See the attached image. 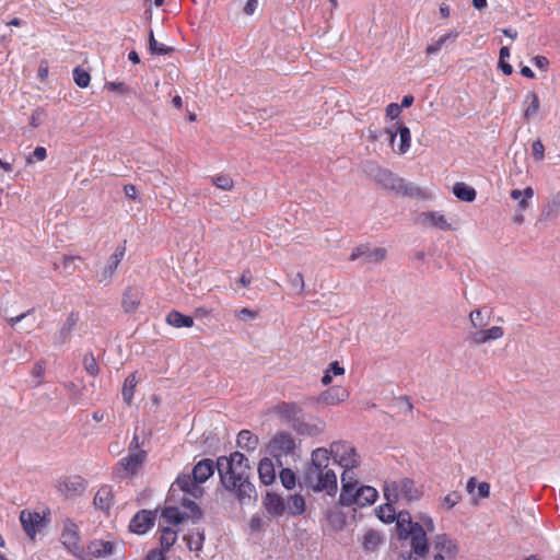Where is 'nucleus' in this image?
I'll list each match as a JSON object with an SVG mask.
<instances>
[{"label":"nucleus","instance_id":"6ab92c4d","mask_svg":"<svg viewBox=\"0 0 560 560\" xmlns=\"http://www.w3.org/2000/svg\"><path fill=\"white\" fill-rule=\"evenodd\" d=\"M20 521L25 533L30 537L34 538L36 534V527L42 526L44 518L37 512H28L24 510L21 512Z\"/></svg>","mask_w":560,"mask_h":560},{"label":"nucleus","instance_id":"9b49d317","mask_svg":"<svg viewBox=\"0 0 560 560\" xmlns=\"http://www.w3.org/2000/svg\"><path fill=\"white\" fill-rule=\"evenodd\" d=\"M88 487V482L81 476H70L58 481V490L67 498L81 495Z\"/></svg>","mask_w":560,"mask_h":560},{"label":"nucleus","instance_id":"c03bdc74","mask_svg":"<svg viewBox=\"0 0 560 560\" xmlns=\"http://www.w3.org/2000/svg\"><path fill=\"white\" fill-rule=\"evenodd\" d=\"M423 215L429 220V222L441 230H450L451 225L447 223L445 217L439 212H428L423 213Z\"/></svg>","mask_w":560,"mask_h":560},{"label":"nucleus","instance_id":"09e8293b","mask_svg":"<svg viewBox=\"0 0 560 560\" xmlns=\"http://www.w3.org/2000/svg\"><path fill=\"white\" fill-rule=\"evenodd\" d=\"M83 365H84L85 371L91 376H96L100 373V368H98L97 361H96L94 354L91 352H89L84 355Z\"/></svg>","mask_w":560,"mask_h":560},{"label":"nucleus","instance_id":"a878e982","mask_svg":"<svg viewBox=\"0 0 560 560\" xmlns=\"http://www.w3.org/2000/svg\"><path fill=\"white\" fill-rule=\"evenodd\" d=\"M378 497V493L375 488L371 486H362L355 491V502L354 504L358 506H368L373 504Z\"/></svg>","mask_w":560,"mask_h":560},{"label":"nucleus","instance_id":"f257e3e1","mask_svg":"<svg viewBox=\"0 0 560 560\" xmlns=\"http://www.w3.org/2000/svg\"><path fill=\"white\" fill-rule=\"evenodd\" d=\"M214 468L218 469L222 487L233 493L241 504L257 500L256 488L250 481L252 467L243 453L220 456L215 463L210 458L201 459L194 466L191 475L201 485L213 475Z\"/></svg>","mask_w":560,"mask_h":560},{"label":"nucleus","instance_id":"f3484780","mask_svg":"<svg viewBox=\"0 0 560 560\" xmlns=\"http://www.w3.org/2000/svg\"><path fill=\"white\" fill-rule=\"evenodd\" d=\"M93 503L101 511L108 512L114 505L113 487L103 485L95 493Z\"/></svg>","mask_w":560,"mask_h":560},{"label":"nucleus","instance_id":"6e6552de","mask_svg":"<svg viewBox=\"0 0 560 560\" xmlns=\"http://www.w3.org/2000/svg\"><path fill=\"white\" fill-rule=\"evenodd\" d=\"M386 257V249L383 247H375L373 249L370 248L368 244H361L353 248L351 255L349 256L350 261H354L358 259H362L361 264H375L381 262Z\"/></svg>","mask_w":560,"mask_h":560},{"label":"nucleus","instance_id":"412c9836","mask_svg":"<svg viewBox=\"0 0 560 560\" xmlns=\"http://www.w3.org/2000/svg\"><path fill=\"white\" fill-rule=\"evenodd\" d=\"M142 299V292L139 288L128 287L122 294L121 307L126 313L135 312Z\"/></svg>","mask_w":560,"mask_h":560},{"label":"nucleus","instance_id":"423d86ee","mask_svg":"<svg viewBox=\"0 0 560 560\" xmlns=\"http://www.w3.org/2000/svg\"><path fill=\"white\" fill-rule=\"evenodd\" d=\"M145 458V451L129 453L127 456L122 457L114 467L113 474L115 478L125 479L128 476L136 475L142 467Z\"/></svg>","mask_w":560,"mask_h":560},{"label":"nucleus","instance_id":"c85d7f7f","mask_svg":"<svg viewBox=\"0 0 560 560\" xmlns=\"http://www.w3.org/2000/svg\"><path fill=\"white\" fill-rule=\"evenodd\" d=\"M384 542L383 536L375 529L368 530L363 536V548L366 552L376 551Z\"/></svg>","mask_w":560,"mask_h":560},{"label":"nucleus","instance_id":"b1692460","mask_svg":"<svg viewBox=\"0 0 560 560\" xmlns=\"http://www.w3.org/2000/svg\"><path fill=\"white\" fill-rule=\"evenodd\" d=\"M504 330L500 326H492L489 329L477 330L471 335V341L477 346L502 338Z\"/></svg>","mask_w":560,"mask_h":560},{"label":"nucleus","instance_id":"72a5a7b5","mask_svg":"<svg viewBox=\"0 0 560 560\" xmlns=\"http://www.w3.org/2000/svg\"><path fill=\"white\" fill-rule=\"evenodd\" d=\"M113 544L110 541L95 540L89 546V551L93 557L101 558L113 553Z\"/></svg>","mask_w":560,"mask_h":560},{"label":"nucleus","instance_id":"0e129e2a","mask_svg":"<svg viewBox=\"0 0 560 560\" xmlns=\"http://www.w3.org/2000/svg\"><path fill=\"white\" fill-rule=\"evenodd\" d=\"M106 88L109 91H117L120 93H127L129 88L124 82H108L106 83Z\"/></svg>","mask_w":560,"mask_h":560},{"label":"nucleus","instance_id":"f8f14e48","mask_svg":"<svg viewBox=\"0 0 560 560\" xmlns=\"http://www.w3.org/2000/svg\"><path fill=\"white\" fill-rule=\"evenodd\" d=\"M155 522V512L150 510H141L137 512L130 521L129 528L138 535L145 534L151 529Z\"/></svg>","mask_w":560,"mask_h":560},{"label":"nucleus","instance_id":"e2e57ef3","mask_svg":"<svg viewBox=\"0 0 560 560\" xmlns=\"http://www.w3.org/2000/svg\"><path fill=\"white\" fill-rule=\"evenodd\" d=\"M533 63L542 71H547L549 67V60L545 56L540 55L533 58Z\"/></svg>","mask_w":560,"mask_h":560},{"label":"nucleus","instance_id":"2f4dec72","mask_svg":"<svg viewBox=\"0 0 560 560\" xmlns=\"http://www.w3.org/2000/svg\"><path fill=\"white\" fill-rule=\"evenodd\" d=\"M513 200L518 201L517 209L524 211L529 207V199L534 196L532 187H526L524 190L513 189L510 194Z\"/></svg>","mask_w":560,"mask_h":560},{"label":"nucleus","instance_id":"58836bf2","mask_svg":"<svg viewBox=\"0 0 560 560\" xmlns=\"http://www.w3.org/2000/svg\"><path fill=\"white\" fill-rule=\"evenodd\" d=\"M396 135H399L400 143H399V153H406L410 148L411 135L410 129L405 125H399L398 128H394Z\"/></svg>","mask_w":560,"mask_h":560},{"label":"nucleus","instance_id":"603ef678","mask_svg":"<svg viewBox=\"0 0 560 560\" xmlns=\"http://www.w3.org/2000/svg\"><path fill=\"white\" fill-rule=\"evenodd\" d=\"M532 154L536 161L544 160L545 156V147L540 139H537L532 144Z\"/></svg>","mask_w":560,"mask_h":560},{"label":"nucleus","instance_id":"dca6fc26","mask_svg":"<svg viewBox=\"0 0 560 560\" xmlns=\"http://www.w3.org/2000/svg\"><path fill=\"white\" fill-rule=\"evenodd\" d=\"M273 412L292 425L299 419L302 408L296 402L281 401L273 407Z\"/></svg>","mask_w":560,"mask_h":560},{"label":"nucleus","instance_id":"4d7b16f0","mask_svg":"<svg viewBox=\"0 0 560 560\" xmlns=\"http://www.w3.org/2000/svg\"><path fill=\"white\" fill-rule=\"evenodd\" d=\"M462 500V495L457 491H453L444 497L443 501L448 509L454 508Z\"/></svg>","mask_w":560,"mask_h":560},{"label":"nucleus","instance_id":"a211bd4d","mask_svg":"<svg viewBox=\"0 0 560 560\" xmlns=\"http://www.w3.org/2000/svg\"><path fill=\"white\" fill-rule=\"evenodd\" d=\"M397 535L400 540L409 538L410 533L413 530L415 523L408 511H400L395 518Z\"/></svg>","mask_w":560,"mask_h":560},{"label":"nucleus","instance_id":"7ed1b4c3","mask_svg":"<svg viewBox=\"0 0 560 560\" xmlns=\"http://www.w3.org/2000/svg\"><path fill=\"white\" fill-rule=\"evenodd\" d=\"M364 171L376 184L384 189L393 191L397 196L416 199L428 198V194L424 189L406 182L402 177L397 176L392 171L380 166L375 162H368Z\"/></svg>","mask_w":560,"mask_h":560},{"label":"nucleus","instance_id":"774afa93","mask_svg":"<svg viewBox=\"0 0 560 560\" xmlns=\"http://www.w3.org/2000/svg\"><path fill=\"white\" fill-rule=\"evenodd\" d=\"M256 316H257L256 311H253V310H249L246 307L240 310V312H238V317H241L242 319H254V318H256Z\"/></svg>","mask_w":560,"mask_h":560},{"label":"nucleus","instance_id":"aec40b11","mask_svg":"<svg viewBox=\"0 0 560 560\" xmlns=\"http://www.w3.org/2000/svg\"><path fill=\"white\" fill-rule=\"evenodd\" d=\"M292 428L300 435L317 436L324 432L325 423L320 420L315 423H310L299 418L294 421Z\"/></svg>","mask_w":560,"mask_h":560},{"label":"nucleus","instance_id":"cd10ccee","mask_svg":"<svg viewBox=\"0 0 560 560\" xmlns=\"http://www.w3.org/2000/svg\"><path fill=\"white\" fill-rule=\"evenodd\" d=\"M560 212V191L551 195L541 210V220L548 221L556 218Z\"/></svg>","mask_w":560,"mask_h":560},{"label":"nucleus","instance_id":"1a4fd4ad","mask_svg":"<svg viewBox=\"0 0 560 560\" xmlns=\"http://www.w3.org/2000/svg\"><path fill=\"white\" fill-rule=\"evenodd\" d=\"M408 539H410V555H413L416 560L423 558L428 553L429 540L427 532L421 524L415 523L413 530Z\"/></svg>","mask_w":560,"mask_h":560},{"label":"nucleus","instance_id":"4be33fe9","mask_svg":"<svg viewBox=\"0 0 560 560\" xmlns=\"http://www.w3.org/2000/svg\"><path fill=\"white\" fill-rule=\"evenodd\" d=\"M349 397V393L346 388L341 386H332L326 390H324L318 400L326 405H337L339 402L345 401Z\"/></svg>","mask_w":560,"mask_h":560},{"label":"nucleus","instance_id":"8fccbe9b","mask_svg":"<svg viewBox=\"0 0 560 560\" xmlns=\"http://www.w3.org/2000/svg\"><path fill=\"white\" fill-rule=\"evenodd\" d=\"M120 261L115 260L114 258L109 257L107 261V266L105 267L104 271L101 273L100 281H108L114 272L116 271L118 265Z\"/></svg>","mask_w":560,"mask_h":560},{"label":"nucleus","instance_id":"473e14b6","mask_svg":"<svg viewBox=\"0 0 560 560\" xmlns=\"http://www.w3.org/2000/svg\"><path fill=\"white\" fill-rule=\"evenodd\" d=\"M137 383H138L137 372L129 374L124 381L121 396H122L124 401L127 405H131V402H132Z\"/></svg>","mask_w":560,"mask_h":560},{"label":"nucleus","instance_id":"3c124183","mask_svg":"<svg viewBox=\"0 0 560 560\" xmlns=\"http://www.w3.org/2000/svg\"><path fill=\"white\" fill-rule=\"evenodd\" d=\"M346 485L352 488H357L358 486V480L353 468H345L343 472L341 474V486Z\"/></svg>","mask_w":560,"mask_h":560},{"label":"nucleus","instance_id":"f03ea898","mask_svg":"<svg viewBox=\"0 0 560 560\" xmlns=\"http://www.w3.org/2000/svg\"><path fill=\"white\" fill-rule=\"evenodd\" d=\"M328 448L318 447L312 452L308 463L300 477V486L311 488L315 492L326 491L332 495L337 491V476L328 468Z\"/></svg>","mask_w":560,"mask_h":560},{"label":"nucleus","instance_id":"e433bc0d","mask_svg":"<svg viewBox=\"0 0 560 560\" xmlns=\"http://www.w3.org/2000/svg\"><path fill=\"white\" fill-rule=\"evenodd\" d=\"M176 539H177V532L170 527H164L161 530V536H160L161 550H163L164 552L168 551L173 547V545L176 542Z\"/></svg>","mask_w":560,"mask_h":560},{"label":"nucleus","instance_id":"4468645a","mask_svg":"<svg viewBox=\"0 0 560 560\" xmlns=\"http://www.w3.org/2000/svg\"><path fill=\"white\" fill-rule=\"evenodd\" d=\"M79 322V313L71 312L62 326L54 334L52 342L55 346H62L70 341L72 332Z\"/></svg>","mask_w":560,"mask_h":560},{"label":"nucleus","instance_id":"c756f323","mask_svg":"<svg viewBox=\"0 0 560 560\" xmlns=\"http://www.w3.org/2000/svg\"><path fill=\"white\" fill-rule=\"evenodd\" d=\"M166 323L175 328H188L194 325V318L189 315L182 314L178 311H171L166 316Z\"/></svg>","mask_w":560,"mask_h":560},{"label":"nucleus","instance_id":"bb28decb","mask_svg":"<svg viewBox=\"0 0 560 560\" xmlns=\"http://www.w3.org/2000/svg\"><path fill=\"white\" fill-rule=\"evenodd\" d=\"M258 476L261 483L269 486L276 480V470L270 458L264 457L258 464Z\"/></svg>","mask_w":560,"mask_h":560},{"label":"nucleus","instance_id":"9d476101","mask_svg":"<svg viewBox=\"0 0 560 560\" xmlns=\"http://www.w3.org/2000/svg\"><path fill=\"white\" fill-rule=\"evenodd\" d=\"M295 448V441L288 432H278L269 443V450L273 457H282L291 454Z\"/></svg>","mask_w":560,"mask_h":560},{"label":"nucleus","instance_id":"2eb2a0df","mask_svg":"<svg viewBox=\"0 0 560 560\" xmlns=\"http://www.w3.org/2000/svg\"><path fill=\"white\" fill-rule=\"evenodd\" d=\"M174 486L178 487L179 490L195 499H198L203 494V488L197 480H195L191 474L179 475L173 483L172 490H174Z\"/></svg>","mask_w":560,"mask_h":560},{"label":"nucleus","instance_id":"ddd939ff","mask_svg":"<svg viewBox=\"0 0 560 560\" xmlns=\"http://www.w3.org/2000/svg\"><path fill=\"white\" fill-rule=\"evenodd\" d=\"M60 539L62 545L71 552L78 553L82 551L80 547L79 528L70 520L66 521Z\"/></svg>","mask_w":560,"mask_h":560},{"label":"nucleus","instance_id":"f704fd0d","mask_svg":"<svg viewBox=\"0 0 560 560\" xmlns=\"http://www.w3.org/2000/svg\"><path fill=\"white\" fill-rule=\"evenodd\" d=\"M453 194L462 201L471 202L476 199V190L465 183H456L453 186Z\"/></svg>","mask_w":560,"mask_h":560},{"label":"nucleus","instance_id":"37998d69","mask_svg":"<svg viewBox=\"0 0 560 560\" xmlns=\"http://www.w3.org/2000/svg\"><path fill=\"white\" fill-rule=\"evenodd\" d=\"M149 49L152 54L155 55H168L174 50L173 47L158 43L154 38L152 30L150 31L149 34Z\"/></svg>","mask_w":560,"mask_h":560},{"label":"nucleus","instance_id":"ea45409f","mask_svg":"<svg viewBox=\"0 0 560 560\" xmlns=\"http://www.w3.org/2000/svg\"><path fill=\"white\" fill-rule=\"evenodd\" d=\"M382 138H385L389 143H393L396 139V131L393 128H385V129H378L373 130L369 128V140L372 142H375Z\"/></svg>","mask_w":560,"mask_h":560},{"label":"nucleus","instance_id":"49530a36","mask_svg":"<svg viewBox=\"0 0 560 560\" xmlns=\"http://www.w3.org/2000/svg\"><path fill=\"white\" fill-rule=\"evenodd\" d=\"M279 477H280V481H281L282 486L285 489L291 490L295 487L296 477L292 469H290V468L281 469Z\"/></svg>","mask_w":560,"mask_h":560},{"label":"nucleus","instance_id":"4c0bfd02","mask_svg":"<svg viewBox=\"0 0 560 560\" xmlns=\"http://www.w3.org/2000/svg\"><path fill=\"white\" fill-rule=\"evenodd\" d=\"M288 511L292 515H301L305 511V500L300 494H293L288 498Z\"/></svg>","mask_w":560,"mask_h":560},{"label":"nucleus","instance_id":"6e6d98bb","mask_svg":"<svg viewBox=\"0 0 560 560\" xmlns=\"http://www.w3.org/2000/svg\"><path fill=\"white\" fill-rule=\"evenodd\" d=\"M47 156V151L44 147H37L33 151V153L27 158L28 163H33L34 161H44Z\"/></svg>","mask_w":560,"mask_h":560},{"label":"nucleus","instance_id":"20e7f679","mask_svg":"<svg viewBox=\"0 0 560 560\" xmlns=\"http://www.w3.org/2000/svg\"><path fill=\"white\" fill-rule=\"evenodd\" d=\"M423 491L412 479L401 478L387 485L384 489V495L388 501L405 500L406 502L418 501Z\"/></svg>","mask_w":560,"mask_h":560},{"label":"nucleus","instance_id":"de8ad7c7","mask_svg":"<svg viewBox=\"0 0 560 560\" xmlns=\"http://www.w3.org/2000/svg\"><path fill=\"white\" fill-rule=\"evenodd\" d=\"M73 80L79 88H88L91 81L90 73L80 67L73 70Z\"/></svg>","mask_w":560,"mask_h":560},{"label":"nucleus","instance_id":"5fc2aeb1","mask_svg":"<svg viewBox=\"0 0 560 560\" xmlns=\"http://www.w3.org/2000/svg\"><path fill=\"white\" fill-rule=\"evenodd\" d=\"M32 374L34 377L38 378V382L36 385H40L43 383V376L45 374V362L44 361H37L34 364Z\"/></svg>","mask_w":560,"mask_h":560},{"label":"nucleus","instance_id":"5701e85b","mask_svg":"<svg viewBox=\"0 0 560 560\" xmlns=\"http://www.w3.org/2000/svg\"><path fill=\"white\" fill-rule=\"evenodd\" d=\"M262 503L267 512L272 516H281L287 510L283 499L272 492L266 493Z\"/></svg>","mask_w":560,"mask_h":560},{"label":"nucleus","instance_id":"393cba45","mask_svg":"<svg viewBox=\"0 0 560 560\" xmlns=\"http://www.w3.org/2000/svg\"><path fill=\"white\" fill-rule=\"evenodd\" d=\"M434 549L438 553H441L444 558L445 556L452 557L457 552V546L454 540H452L446 534H439L434 538Z\"/></svg>","mask_w":560,"mask_h":560},{"label":"nucleus","instance_id":"c9c22d12","mask_svg":"<svg viewBox=\"0 0 560 560\" xmlns=\"http://www.w3.org/2000/svg\"><path fill=\"white\" fill-rule=\"evenodd\" d=\"M525 104L527 107L524 110V118L529 120L534 116H536L539 109V97L535 92H528L525 96Z\"/></svg>","mask_w":560,"mask_h":560},{"label":"nucleus","instance_id":"79ce46f5","mask_svg":"<svg viewBox=\"0 0 560 560\" xmlns=\"http://www.w3.org/2000/svg\"><path fill=\"white\" fill-rule=\"evenodd\" d=\"M377 516L384 523H393L397 516V513L392 503H385L378 508Z\"/></svg>","mask_w":560,"mask_h":560},{"label":"nucleus","instance_id":"39448f33","mask_svg":"<svg viewBox=\"0 0 560 560\" xmlns=\"http://www.w3.org/2000/svg\"><path fill=\"white\" fill-rule=\"evenodd\" d=\"M329 458L343 468H355L360 465V456L354 446L345 441H336L328 450Z\"/></svg>","mask_w":560,"mask_h":560},{"label":"nucleus","instance_id":"69168bd1","mask_svg":"<svg viewBox=\"0 0 560 560\" xmlns=\"http://www.w3.org/2000/svg\"><path fill=\"white\" fill-rule=\"evenodd\" d=\"M164 553L161 549H152L148 552L145 560H166Z\"/></svg>","mask_w":560,"mask_h":560},{"label":"nucleus","instance_id":"a18cd8bd","mask_svg":"<svg viewBox=\"0 0 560 560\" xmlns=\"http://www.w3.org/2000/svg\"><path fill=\"white\" fill-rule=\"evenodd\" d=\"M211 183L219 189L231 190L234 186L233 179L229 175L220 174L211 177Z\"/></svg>","mask_w":560,"mask_h":560},{"label":"nucleus","instance_id":"a19ab883","mask_svg":"<svg viewBox=\"0 0 560 560\" xmlns=\"http://www.w3.org/2000/svg\"><path fill=\"white\" fill-rule=\"evenodd\" d=\"M355 491L357 488H352L350 486H341V492L339 495V503L342 506H351L355 502Z\"/></svg>","mask_w":560,"mask_h":560},{"label":"nucleus","instance_id":"864d4df0","mask_svg":"<svg viewBox=\"0 0 560 560\" xmlns=\"http://www.w3.org/2000/svg\"><path fill=\"white\" fill-rule=\"evenodd\" d=\"M470 322L475 328L483 327L487 325V320L483 318L480 310H474L469 314Z\"/></svg>","mask_w":560,"mask_h":560},{"label":"nucleus","instance_id":"052dcab7","mask_svg":"<svg viewBox=\"0 0 560 560\" xmlns=\"http://www.w3.org/2000/svg\"><path fill=\"white\" fill-rule=\"evenodd\" d=\"M443 45H445V44L443 43V40L440 37L436 42L427 46L425 54L428 56L435 55L441 50Z\"/></svg>","mask_w":560,"mask_h":560},{"label":"nucleus","instance_id":"0eeeda50","mask_svg":"<svg viewBox=\"0 0 560 560\" xmlns=\"http://www.w3.org/2000/svg\"><path fill=\"white\" fill-rule=\"evenodd\" d=\"M182 504L189 510L190 514H183L177 506H166L162 511V517L165 520V522L170 524H179L187 516L192 518H199L201 516L200 508L192 500L183 498Z\"/></svg>","mask_w":560,"mask_h":560},{"label":"nucleus","instance_id":"338daca9","mask_svg":"<svg viewBox=\"0 0 560 560\" xmlns=\"http://www.w3.org/2000/svg\"><path fill=\"white\" fill-rule=\"evenodd\" d=\"M478 497L479 498H488L490 495V485L486 481H482L478 485Z\"/></svg>","mask_w":560,"mask_h":560},{"label":"nucleus","instance_id":"7c9ffc66","mask_svg":"<svg viewBox=\"0 0 560 560\" xmlns=\"http://www.w3.org/2000/svg\"><path fill=\"white\" fill-rule=\"evenodd\" d=\"M236 445L246 451H255L258 446V438L249 430H242L237 434Z\"/></svg>","mask_w":560,"mask_h":560},{"label":"nucleus","instance_id":"680f3d73","mask_svg":"<svg viewBox=\"0 0 560 560\" xmlns=\"http://www.w3.org/2000/svg\"><path fill=\"white\" fill-rule=\"evenodd\" d=\"M401 113V106H399L396 103H390L386 107V115L390 117L392 119H395L399 116Z\"/></svg>","mask_w":560,"mask_h":560},{"label":"nucleus","instance_id":"bf43d9fd","mask_svg":"<svg viewBox=\"0 0 560 560\" xmlns=\"http://www.w3.org/2000/svg\"><path fill=\"white\" fill-rule=\"evenodd\" d=\"M75 259H81V258L74 257V256H63L62 265H63L65 270L68 273H72L75 270V268H77L74 265Z\"/></svg>","mask_w":560,"mask_h":560},{"label":"nucleus","instance_id":"13d9d810","mask_svg":"<svg viewBox=\"0 0 560 560\" xmlns=\"http://www.w3.org/2000/svg\"><path fill=\"white\" fill-rule=\"evenodd\" d=\"M43 116H44L43 109H40V108L35 109L30 118V125L33 128H37L43 122Z\"/></svg>","mask_w":560,"mask_h":560}]
</instances>
